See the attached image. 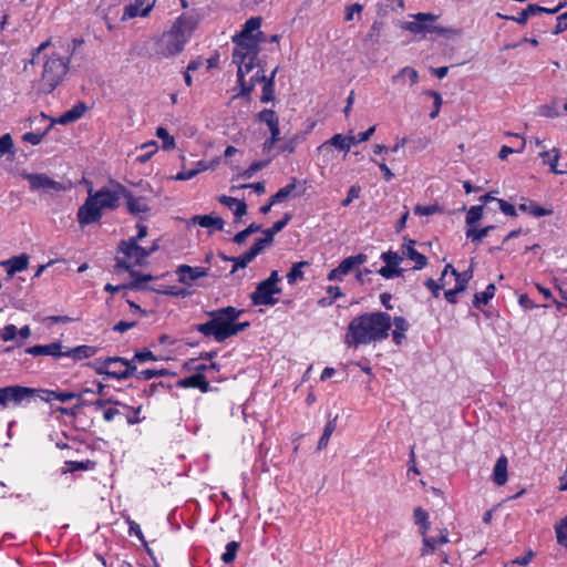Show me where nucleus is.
<instances>
[{"label": "nucleus", "instance_id": "ddd939ff", "mask_svg": "<svg viewBox=\"0 0 567 567\" xmlns=\"http://www.w3.org/2000/svg\"><path fill=\"white\" fill-rule=\"evenodd\" d=\"M367 261V256L363 254H358L355 256H350L346 259H343L339 266L334 269H332L328 274V280L334 281V280H341L343 276L351 272L355 267L364 264Z\"/></svg>", "mask_w": 567, "mask_h": 567}, {"label": "nucleus", "instance_id": "de8ad7c7", "mask_svg": "<svg viewBox=\"0 0 567 567\" xmlns=\"http://www.w3.org/2000/svg\"><path fill=\"white\" fill-rule=\"evenodd\" d=\"M260 229H261L260 225L252 223L247 228H245L244 230L237 233L234 236L233 240H234V243L240 245V244H243L247 239L248 236H250L254 233L259 231Z\"/></svg>", "mask_w": 567, "mask_h": 567}, {"label": "nucleus", "instance_id": "a878e982", "mask_svg": "<svg viewBox=\"0 0 567 567\" xmlns=\"http://www.w3.org/2000/svg\"><path fill=\"white\" fill-rule=\"evenodd\" d=\"M449 269H452V275L455 277V280H456L455 287H457V290L464 291L467 287L468 281L473 277V268L470 267L467 270H465L463 272H457L456 269L451 264H447L442 271V275L440 278L441 281L446 276Z\"/></svg>", "mask_w": 567, "mask_h": 567}, {"label": "nucleus", "instance_id": "49530a36", "mask_svg": "<svg viewBox=\"0 0 567 567\" xmlns=\"http://www.w3.org/2000/svg\"><path fill=\"white\" fill-rule=\"evenodd\" d=\"M557 543L567 547V516L555 525Z\"/></svg>", "mask_w": 567, "mask_h": 567}, {"label": "nucleus", "instance_id": "a19ab883", "mask_svg": "<svg viewBox=\"0 0 567 567\" xmlns=\"http://www.w3.org/2000/svg\"><path fill=\"white\" fill-rule=\"evenodd\" d=\"M257 59L246 60L243 63H235L237 65V79L238 83L243 82L245 76L250 73L256 66H259L256 63Z\"/></svg>", "mask_w": 567, "mask_h": 567}, {"label": "nucleus", "instance_id": "4d7b16f0", "mask_svg": "<svg viewBox=\"0 0 567 567\" xmlns=\"http://www.w3.org/2000/svg\"><path fill=\"white\" fill-rule=\"evenodd\" d=\"M133 278H134V280L132 282H130L128 285H126L125 287H127L128 289H135V290L142 289L144 282L154 279V277L152 275H141L140 272H137V276H135Z\"/></svg>", "mask_w": 567, "mask_h": 567}, {"label": "nucleus", "instance_id": "ea45409f", "mask_svg": "<svg viewBox=\"0 0 567 567\" xmlns=\"http://www.w3.org/2000/svg\"><path fill=\"white\" fill-rule=\"evenodd\" d=\"M261 22L262 19L260 17H251L245 22L238 34H241V37L254 35L259 30Z\"/></svg>", "mask_w": 567, "mask_h": 567}, {"label": "nucleus", "instance_id": "bb28decb", "mask_svg": "<svg viewBox=\"0 0 567 567\" xmlns=\"http://www.w3.org/2000/svg\"><path fill=\"white\" fill-rule=\"evenodd\" d=\"M97 351V347L82 344L64 351V357H69L74 361H81L83 359H90L94 357Z\"/></svg>", "mask_w": 567, "mask_h": 567}, {"label": "nucleus", "instance_id": "72a5a7b5", "mask_svg": "<svg viewBox=\"0 0 567 567\" xmlns=\"http://www.w3.org/2000/svg\"><path fill=\"white\" fill-rule=\"evenodd\" d=\"M233 42L237 45H243V50H249L256 55L259 54V48L254 35L241 37V34L237 33L233 37Z\"/></svg>", "mask_w": 567, "mask_h": 567}, {"label": "nucleus", "instance_id": "6ab92c4d", "mask_svg": "<svg viewBox=\"0 0 567 567\" xmlns=\"http://www.w3.org/2000/svg\"><path fill=\"white\" fill-rule=\"evenodd\" d=\"M435 20V16L431 13H417L415 21L405 22L403 28L414 34L431 32V25L426 24V21Z\"/></svg>", "mask_w": 567, "mask_h": 567}, {"label": "nucleus", "instance_id": "9b49d317", "mask_svg": "<svg viewBox=\"0 0 567 567\" xmlns=\"http://www.w3.org/2000/svg\"><path fill=\"white\" fill-rule=\"evenodd\" d=\"M381 259L385 262V266L379 269V274L383 278L391 279L402 276L404 269L400 268V264L402 262L403 257L400 256L399 252L392 250L384 251L381 255Z\"/></svg>", "mask_w": 567, "mask_h": 567}, {"label": "nucleus", "instance_id": "0eeeda50", "mask_svg": "<svg viewBox=\"0 0 567 567\" xmlns=\"http://www.w3.org/2000/svg\"><path fill=\"white\" fill-rule=\"evenodd\" d=\"M86 365L92 368L96 374L105 375L110 379L125 380L131 378L136 371V364L122 357H107L103 360L97 359L87 362Z\"/></svg>", "mask_w": 567, "mask_h": 567}, {"label": "nucleus", "instance_id": "69168bd1", "mask_svg": "<svg viewBox=\"0 0 567 567\" xmlns=\"http://www.w3.org/2000/svg\"><path fill=\"white\" fill-rule=\"evenodd\" d=\"M431 547L433 548V553L435 551L437 546L449 543V532L446 528L442 529L439 537H430Z\"/></svg>", "mask_w": 567, "mask_h": 567}, {"label": "nucleus", "instance_id": "423d86ee", "mask_svg": "<svg viewBox=\"0 0 567 567\" xmlns=\"http://www.w3.org/2000/svg\"><path fill=\"white\" fill-rule=\"evenodd\" d=\"M86 365L92 368L96 374L105 375L110 379L125 380L131 378L136 371V364L122 357H107L103 360L97 359L87 362Z\"/></svg>", "mask_w": 567, "mask_h": 567}, {"label": "nucleus", "instance_id": "9d476101", "mask_svg": "<svg viewBox=\"0 0 567 567\" xmlns=\"http://www.w3.org/2000/svg\"><path fill=\"white\" fill-rule=\"evenodd\" d=\"M280 292V288L271 287L262 280L257 285L255 291L251 292L250 299L254 306H274L278 301L274 296Z\"/></svg>", "mask_w": 567, "mask_h": 567}, {"label": "nucleus", "instance_id": "a211bd4d", "mask_svg": "<svg viewBox=\"0 0 567 567\" xmlns=\"http://www.w3.org/2000/svg\"><path fill=\"white\" fill-rule=\"evenodd\" d=\"M415 240L410 239L406 244L402 246L401 255L403 258L406 257L410 260L414 261V268L415 270H421L427 265V258L419 252L415 248Z\"/></svg>", "mask_w": 567, "mask_h": 567}, {"label": "nucleus", "instance_id": "412c9836", "mask_svg": "<svg viewBox=\"0 0 567 567\" xmlns=\"http://www.w3.org/2000/svg\"><path fill=\"white\" fill-rule=\"evenodd\" d=\"M258 120L262 123H266L269 131L270 137L280 141V128H279V118L274 110L265 109L258 113Z\"/></svg>", "mask_w": 567, "mask_h": 567}, {"label": "nucleus", "instance_id": "37998d69", "mask_svg": "<svg viewBox=\"0 0 567 567\" xmlns=\"http://www.w3.org/2000/svg\"><path fill=\"white\" fill-rule=\"evenodd\" d=\"M482 217H483V206L482 205L472 206L467 210L466 228H472V227L476 226L477 221L481 220Z\"/></svg>", "mask_w": 567, "mask_h": 567}, {"label": "nucleus", "instance_id": "79ce46f5", "mask_svg": "<svg viewBox=\"0 0 567 567\" xmlns=\"http://www.w3.org/2000/svg\"><path fill=\"white\" fill-rule=\"evenodd\" d=\"M405 78L410 80L411 85H414L419 81V73L415 69L405 66L401 69L400 72L392 78V80L396 82L404 80Z\"/></svg>", "mask_w": 567, "mask_h": 567}, {"label": "nucleus", "instance_id": "f257e3e1", "mask_svg": "<svg viewBox=\"0 0 567 567\" xmlns=\"http://www.w3.org/2000/svg\"><path fill=\"white\" fill-rule=\"evenodd\" d=\"M391 326V316L386 312L363 313L350 321L344 342L348 347L357 348L360 344L385 340Z\"/></svg>", "mask_w": 567, "mask_h": 567}, {"label": "nucleus", "instance_id": "6e6552de", "mask_svg": "<svg viewBox=\"0 0 567 567\" xmlns=\"http://www.w3.org/2000/svg\"><path fill=\"white\" fill-rule=\"evenodd\" d=\"M21 176L29 182L30 189L33 192L42 190L61 193L66 190V187L62 183L56 182L42 173H22Z\"/></svg>", "mask_w": 567, "mask_h": 567}, {"label": "nucleus", "instance_id": "774afa93", "mask_svg": "<svg viewBox=\"0 0 567 567\" xmlns=\"http://www.w3.org/2000/svg\"><path fill=\"white\" fill-rule=\"evenodd\" d=\"M565 30H567V12L565 13H561L558 18H557V24L555 27V29L553 30V34H559L561 32H564Z\"/></svg>", "mask_w": 567, "mask_h": 567}, {"label": "nucleus", "instance_id": "a18cd8bd", "mask_svg": "<svg viewBox=\"0 0 567 567\" xmlns=\"http://www.w3.org/2000/svg\"><path fill=\"white\" fill-rule=\"evenodd\" d=\"M258 55L252 54L249 50H243V45L235 44L233 51V63H243V61L257 59Z\"/></svg>", "mask_w": 567, "mask_h": 567}, {"label": "nucleus", "instance_id": "dca6fc26", "mask_svg": "<svg viewBox=\"0 0 567 567\" xmlns=\"http://www.w3.org/2000/svg\"><path fill=\"white\" fill-rule=\"evenodd\" d=\"M198 24V19L194 16H181L177 18L172 29L176 32L177 35L185 38V42H188L193 31L196 29Z\"/></svg>", "mask_w": 567, "mask_h": 567}, {"label": "nucleus", "instance_id": "5fc2aeb1", "mask_svg": "<svg viewBox=\"0 0 567 567\" xmlns=\"http://www.w3.org/2000/svg\"><path fill=\"white\" fill-rule=\"evenodd\" d=\"M18 336V328L14 324H7L0 331V338L4 341H12Z\"/></svg>", "mask_w": 567, "mask_h": 567}, {"label": "nucleus", "instance_id": "c9c22d12", "mask_svg": "<svg viewBox=\"0 0 567 567\" xmlns=\"http://www.w3.org/2000/svg\"><path fill=\"white\" fill-rule=\"evenodd\" d=\"M225 260L233 261L234 266L230 270V274H234L239 268H245L249 262H251L255 259L254 252L250 250L246 251L245 254L238 256V257H226L223 256Z\"/></svg>", "mask_w": 567, "mask_h": 567}, {"label": "nucleus", "instance_id": "5701e85b", "mask_svg": "<svg viewBox=\"0 0 567 567\" xmlns=\"http://www.w3.org/2000/svg\"><path fill=\"white\" fill-rule=\"evenodd\" d=\"M123 198L126 200L127 210L133 215L150 212V206L144 197H135L124 187Z\"/></svg>", "mask_w": 567, "mask_h": 567}, {"label": "nucleus", "instance_id": "8fccbe9b", "mask_svg": "<svg viewBox=\"0 0 567 567\" xmlns=\"http://www.w3.org/2000/svg\"><path fill=\"white\" fill-rule=\"evenodd\" d=\"M238 548H239V543L237 542H229L227 545H226V550L225 553L221 555V560L225 563V564H230L235 560L236 558V555H237V551H238Z\"/></svg>", "mask_w": 567, "mask_h": 567}, {"label": "nucleus", "instance_id": "58836bf2", "mask_svg": "<svg viewBox=\"0 0 567 567\" xmlns=\"http://www.w3.org/2000/svg\"><path fill=\"white\" fill-rule=\"evenodd\" d=\"M493 229V225L486 226L481 229H477L476 226L472 228H466V238L475 244H480L482 239L486 237Z\"/></svg>", "mask_w": 567, "mask_h": 567}, {"label": "nucleus", "instance_id": "20e7f679", "mask_svg": "<svg viewBox=\"0 0 567 567\" xmlns=\"http://www.w3.org/2000/svg\"><path fill=\"white\" fill-rule=\"evenodd\" d=\"M79 395L74 392H59L48 389H33L22 385H9L0 388V406L7 408L10 403L20 406L23 403H30L35 399L44 402L56 400L60 402H68Z\"/></svg>", "mask_w": 567, "mask_h": 567}, {"label": "nucleus", "instance_id": "39448f33", "mask_svg": "<svg viewBox=\"0 0 567 567\" xmlns=\"http://www.w3.org/2000/svg\"><path fill=\"white\" fill-rule=\"evenodd\" d=\"M69 63V58H63L56 53L49 55L43 63L38 91L44 94L52 93L66 75Z\"/></svg>", "mask_w": 567, "mask_h": 567}, {"label": "nucleus", "instance_id": "4c0bfd02", "mask_svg": "<svg viewBox=\"0 0 567 567\" xmlns=\"http://www.w3.org/2000/svg\"><path fill=\"white\" fill-rule=\"evenodd\" d=\"M419 526V533L422 537V543H423V547L421 549V556H426L429 554H432L433 553V548L431 547V539H430V536H427V532L430 529V522L429 519L426 520V523H421Z\"/></svg>", "mask_w": 567, "mask_h": 567}, {"label": "nucleus", "instance_id": "603ef678", "mask_svg": "<svg viewBox=\"0 0 567 567\" xmlns=\"http://www.w3.org/2000/svg\"><path fill=\"white\" fill-rule=\"evenodd\" d=\"M143 150H147L144 154H141L136 157V161L140 163H146L150 161L152 155L157 152V143L155 141L145 143L142 145Z\"/></svg>", "mask_w": 567, "mask_h": 567}, {"label": "nucleus", "instance_id": "c85d7f7f", "mask_svg": "<svg viewBox=\"0 0 567 567\" xmlns=\"http://www.w3.org/2000/svg\"><path fill=\"white\" fill-rule=\"evenodd\" d=\"M193 224H197L204 228H210L215 230H223L224 219L218 216L212 215H196L192 218Z\"/></svg>", "mask_w": 567, "mask_h": 567}, {"label": "nucleus", "instance_id": "f03ea898", "mask_svg": "<svg viewBox=\"0 0 567 567\" xmlns=\"http://www.w3.org/2000/svg\"><path fill=\"white\" fill-rule=\"evenodd\" d=\"M243 313L244 310L231 306L213 310L208 312L210 319L207 322L195 324L194 329L207 338L213 337L215 341L224 342L250 326L248 321L236 322Z\"/></svg>", "mask_w": 567, "mask_h": 567}, {"label": "nucleus", "instance_id": "7ed1b4c3", "mask_svg": "<svg viewBox=\"0 0 567 567\" xmlns=\"http://www.w3.org/2000/svg\"><path fill=\"white\" fill-rule=\"evenodd\" d=\"M124 186L116 183L112 187H102L93 192L89 190V196L84 204L78 210V220L82 226L96 223L102 217L103 209H115L118 202L123 198Z\"/></svg>", "mask_w": 567, "mask_h": 567}, {"label": "nucleus", "instance_id": "e2e57ef3", "mask_svg": "<svg viewBox=\"0 0 567 567\" xmlns=\"http://www.w3.org/2000/svg\"><path fill=\"white\" fill-rule=\"evenodd\" d=\"M44 135H45V132H43V133L27 132L22 135V141L25 143H30L32 145H38L42 142Z\"/></svg>", "mask_w": 567, "mask_h": 567}, {"label": "nucleus", "instance_id": "6e6d98bb", "mask_svg": "<svg viewBox=\"0 0 567 567\" xmlns=\"http://www.w3.org/2000/svg\"><path fill=\"white\" fill-rule=\"evenodd\" d=\"M90 468V461L86 462H76V461H66L64 473H72L75 471H86Z\"/></svg>", "mask_w": 567, "mask_h": 567}, {"label": "nucleus", "instance_id": "bf43d9fd", "mask_svg": "<svg viewBox=\"0 0 567 567\" xmlns=\"http://www.w3.org/2000/svg\"><path fill=\"white\" fill-rule=\"evenodd\" d=\"M361 190V186L352 185L348 190L347 197L341 202V205L349 206L352 203V200L360 197Z\"/></svg>", "mask_w": 567, "mask_h": 567}, {"label": "nucleus", "instance_id": "2f4dec72", "mask_svg": "<svg viewBox=\"0 0 567 567\" xmlns=\"http://www.w3.org/2000/svg\"><path fill=\"white\" fill-rule=\"evenodd\" d=\"M394 330L392 331V339L396 346H400L405 339V332L409 329V323L403 317L393 318Z\"/></svg>", "mask_w": 567, "mask_h": 567}, {"label": "nucleus", "instance_id": "393cba45", "mask_svg": "<svg viewBox=\"0 0 567 567\" xmlns=\"http://www.w3.org/2000/svg\"><path fill=\"white\" fill-rule=\"evenodd\" d=\"M87 111V106L83 102H78L70 110L62 113L56 122L61 125H66L80 120L84 113Z\"/></svg>", "mask_w": 567, "mask_h": 567}, {"label": "nucleus", "instance_id": "f704fd0d", "mask_svg": "<svg viewBox=\"0 0 567 567\" xmlns=\"http://www.w3.org/2000/svg\"><path fill=\"white\" fill-rule=\"evenodd\" d=\"M299 182L297 178L292 177L290 183L285 187L280 188L276 194L271 196V204H278L284 202L287 197H289L292 192L297 189Z\"/></svg>", "mask_w": 567, "mask_h": 567}, {"label": "nucleus", "instance_id": "2eb2a0df", "mask_svg": "<svg viewBox=\"0 0 567 567\" xmlns=\"http://www.w3.org/2000/svg\"><path fill=\"white\" fill-rule=\"evenodd\" d=\"M154 3L148 0H134L124 7L122 20H130L136 17H146L152 11Z\"/></svg>", "mask_w": 567, "mask_h": 567}, {"label": "nucleus", "instance_id": "1a4fd4ad", "mask_svg": "<svg viewBox=\"0 0 567 567\" xmlns=\"http://www.w3.org/2000/svg\"><path fill=\"white\" fill-rule=\"evenodd\" d=\"M186 43L185 38H181L171 29L168 32L164 33L157 42L156 52L164 58L174 56L184 50Z\"/></svg>", "mask_w": 567, "mask_h": 567}, {"label": "nucleus", "instance_id": "0e129e2a", "mask_svg": "<svg viewBox=\"0 0 567 567\" xmlns=\"http://www.w3.org/2000/svg\"><path fill=\"white\" fill-rule=\"evenodd\" d=\"M13 141L10 134H4L0 137V155L11 152Z\"/></svg>", "mask_w": 567, "mask_h": 567}, {"label": "nucleus", "instance_id": "f3484780", "mask_svg": "<svg viewBox=\"0 0 567 567\" xmlns=\"http://www.w3.org/2000/svg\"><path fill=\"white\" fill-rule=\"evenodd\" d=\"M176 274L178 281L185 285H190L195 280L207 276V269L202 267H190L188 265H181L177 267Z\"/></svg>", "mask_w": 567, "mask_h": 567}, {"label": "nucleus", "instance_id": "b1692460", "mask_svg": "<svg viewBox=\"0 0 567 567\" xmlns=\"http://www.w3.org/2000/svg\"><path fill=\"white\" fill-rule=\"evenodd\" d=\"M177 386L184 388V389L197 388L203 393H206L210 390V383L206 380L205 375L202 373H195L190 377L181 379L177 382Z\"/></svg>", "mask_w": 567, "mask_h": 567}, {"label": "nucleus", "instance_id": "4468645a", "mask_svg": "<svg viewBox=\"0 0 567 567\" xmlns=\"http://www.w3.org/2000/svg\"><path fill=\"white\" fill-rule=\"evenodd\" d=\"M118 251L123 252L127 259L134 260L135 265H142L150 256V251L134 240H122L118 246Z\"/></svg>", "mask_w": 567, "mask_h": 567}, {"label": "nucleus", "instance_id": "13d9d810", "mask_svg": "<svg viewBox=\"0 0 567 567\" xmlns=\"http://www.w3.org/2000/svg\"><path fill=\"white\" fill-rule=\"evenodd\" d=\"M131 361H133V364H135V362L145 363L147 361H156V357L152 351L145 349L143 351L135 352L134 358Z\"/></svg>", "mask_w": 567, "mask_h": 567}, {"label": "nucleus", "instance_id": "e433bc0d", "mask_svg": "<svg viewBox=\"0 0 567 567\" xmlns=\"http://www.w3.org/2000/svg\"><path fill=\"white\" fill-rule=\"evenodd\" d=\"M495 291V285L489 284L484 291L474 295L473 306L476 308H481L482 305H487L489 300L494 297Z\"/></svg>", "mask_w": 567, "mask_h": 567}, {"label": "nucleus", "instance_id": "09e8293b", "mask_svg": "<svg viewBox=\"0 0 567 567\" xmlns=\"http://www.w3.org/2000/svg\"><path fill=\"white\" fill-rule=\"evenodd\" d=\"M156 136L162 140L164 150H172L175 147V138L168 134L166 128L162 126L157 127Z\"/></svg>", "mask_w": 567, "mask_h": 567}, {"label": "nucleus", "instance_id": "864d4df0", "mask_svg": "<svg viewBox=\"0 0 567 567\" xmlns=\"http://www.w3.org/2000/svg\"><path fill=\"white\" fill-rule=\"evenodd\" d=\"M327 293L329 295L330 299L327 301L326 298H322L319 300V305H321V306L331 305L333 302V300L343 296V293L341 292V289L338 286H329L327 288Z\"/></svg>", "mask_w": 567, "mask_h": 567}, {"label": "nucleus", "instance_id": "680f3d73", "mask_svg": "<svg viewBox=\"0 0 567 567\" xmlns=\"http://www.w3.org/2000/svg\"><path fill=\"white\" fill-rule=\"evenodd\" d=\"M525 145H526V142H525L524 140L520 142V147H517V148H513V147H509V146H507V145H504V146L501 148L499 153H498V157H499L502 161H504V159H506V158H507V156H508L509 154H513V153H522V152L524 151V148H525Z\"/></svg>", "mask_w": 567, "mask_h": 567}, {"label": "nucleus", "instance_id": "c03bdc74", "mask_svg": "<svg viewBox=\"0 0 567 567\" xmlns=\"http://www.w3.org/2000/svg\"><path fill=\"white\" fill-rule=\"evenodd\" d=\"M309 266V262L307 261H300L297 264H293L289 272L287 274V280L289 285L296 284L297 280L302 279L303 272L302 268Z\"/></svg>", "mask_w": 567, "mask_h": 567}, {"label": "nucleus", "instance_id": "338daca9", "mask_svg": "<svg viewBox=\"0 0 567 567\" xmlns=\"http://www.w3.org/2000/svg\"><path fill=\"white\" fill-rule=\"evenodd\" d=\"M439 212V207L436 205L422 206L416 205L414 207V213L420 216H430Z\"/></svg>", "mask_w": 567, "mask_h": 567}, {"label": "nucleus", "instance_id": "cd10ccee", "mask_svg": "<svg viewBox=\"0 0 567 567\" xmlns=\"http://www.w3.org/2000/svg\"><path fill=\"white\" fill-rule=\"evenodd\" d=\"M266 80L267 79L265 75V70H264V68L259 66L258 70L256 71V73L248 81L246 79H244V81L239 83V85H240L239 95L248 96L258 83H261V82L265 83Z\"/></svg>", "mask_w": 567, "mask_h": 567}, {"label": "nucleus", "instance_id": "f8f14e48", "mask_svg": "<svg viewBox=\"0 0 567 567\" xmlns=\"http://www.w3.org/2000/svg\"><path fill=\"white\" fill-rule=\"evenodd\" d=\"M374 131L375 126H371L365 132L359 133L358 136H343L342 134H336L329 141H327V143H330V145L341 151L348 152L352 145L370 140Z\"/></svg>", "mask_w": 567, "mask_h": 567}, {"label": "nucleus", "instance_id": "3c124183", "mask_svg": "<svg viewBox=\"0 0 567 567\" xmlns=\"http://www.w3.org/2000/svg\"><path fill=\"white\" fill-rule=\"evenodd\" d=\"M275 99V85L271 79H267L262 86V94L260 101L262 103H268L274 101Z\"/></svg>", "mask_w": 567, "mask_h": 567}, {"label": "nucleus", "instance_id": "473e14b6", "mask_svg": "<svg viewBox=\"0 0 567 567\" xmlns=\"http://www.w3.org/2000/svg\"><path fill=\"white\" fill-rule=\"evenodd\" d=\"M292 215L290 213H286L285 216L276 221L270 228L264 229L262 234L265 236V241H269L270 244L274 241V237L277 233L281 231L288 223L291 220Z\"/></svg>", "mask_w": 567, "mask_h": 567}, {"label": "nucleus", "instance_id": "aec40b11", "mask_svg": "<svg viewBox=\"0 0 567 567\" xmlns=\"http://www.w3.org/2000/svg\"><path fill=\"white\" fill-rule=\"evenodd\" d=\"M28 265L29 256L27 254H21L0 262V266L6 269L9 278H12L17 272L25 270Z\"/></svg>", "mask_w": 567, "mask_h": 567}, {"label": "nucleus", "instance_id": "7c9ffc66", "mask_svg": "<svg viewBox=\"0 0 567 567\" xmlns=\"http://www.w3.org/2000/svg\"><path fill=\"white\" fill-rule=\"evenodd\" d=\"M507 457L502 455L493 468V481L496 485L503 486L507 482Z\"/></svg>", "mask_w": 567, "mask_h": 567}, {"label": "nucleus", "instance_id": "052dcab7", "mask_svg": "<svg viewBox=\"0 0 567 567\" xmlns=\"http://www.w3.org/2000/svg\"><path fill=\"white\" fill-rule=\"evenodd\" d=\"M496 16L498 18H501V19H504V20L515 21L518 24H526L527 21H528L527 13H526V11L524 9L517 16H506V14H502L499 12L496 13Z\"/></svg>", "mask_w": 567, "mask_h": 567}, {"label": "nucleus", "instance_id": "4be33fe9", "mask_svg": "<svg viewBox=\"0 0 567 567\" xmlns=\"http://www.w3.org/2000/svg\"><path fill=\"white\" fill-rule=\"evenodd\" d=\"M62 346L60 342H52L49 344H37L25 350L27 353L32 355H51L54 358L64 357V351L61 350Z\"/></svg>", "mask_w": 567, "mask_h": 567}, {"label": "nucleus", "instance_id": "c756f323", "mask_svg": "<svg viewBox=\"0 0 567 567\" xmlns=\"http://www.w3.org/2000/svg\"><path fill=\"white\" fill-rule=\"evenodd\" d=\"M538 155L543 159V163L547 164L549 166L551 173H554V174H564L565 173V171H560L557 168L558 161L560 157L559 148L554 147L550 151L544 150Z\"/></svg>", "mask_w": 567, "mask_h": 567}]
</instances>
